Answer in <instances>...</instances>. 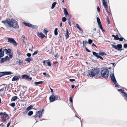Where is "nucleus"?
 Returning <instances> with one entry per match:
<instances>
[{
  "label": "nucleus",
  "mask_w": 127,
  "mask_h": 127,
  "mask_svg": "<svg viewBox=\"0 0 127 127\" xmlns=\"http://www.w3.org/2000/svg\"><path fill=\"white\" fill-rule=\"evenodd\" d=\"M97 11L98 12H99L100 11V8L98 7H97Z\"/></svg>",
  "instance_id": "nucleus-52"
},
{
  "label": "nucleus",
  "mask_w": 127,
  "mask_h": 127,
  "mask_svg": "<svg viewBox=\"0 0 127 127\" xmlns=\"http://www.w3.org/2000/svg\"><path fill=\"white\" fill-rule=\"evenodd\" d=\"M109 72L108 70L107 69L102 70L101 72V76L103 78H107L108 76Z\"/></svg>",
  "instance_id": "nucleus-4"
},
{
  "label": "nucleus",
  "mask_w": 127,
  "mask_h": 127,
  "mask_svg": "<svg viewBox=\"0 0 127 127\" xmlns=\"http://www.w3.org/2000/svg\"><path fill=\"white\" fill-rule=\"evenodd\" d=\"M4 59L5 61H7L8 60H9V57L7 56Z\"/></svg>",
  "instance_id": "nucleus-44"
},
{
  "label": "nucleus",
  "mask_w": 127,
  "mask_h": 127,
  "mask_svg": "<svg viewBox=\"0 0 127 127\" xmlns=\"http://www.w3.org/2000/svg\"><path fill=\"white\" fill-rule=\"evenodd\" d=\"M92 53L93 55L96 58H97L98 57L99 55H98V54L97 53L94 51H93L92 52Z\"/></svg>",
  "instance_id": "nucleus-21"
},
{
  "label": "nucleus",
  "mask_w": 127,
  "mask_h": 127,
  "mask_svg": "<svg viewBox=\"0 0 127 127\" xmlns=\"http://www.w3.org/2000/svg\"><path fill=\"white\" fill-rule=\"evenodd\" d=\"M5 61V59H4L3 58H2L1 60V63H3Z\"/></svg>",
  "instance_id": "nucleus-45"
},
{
  "label": "nucleus",
  "mask_w": 127,
  "mask_h": 127,
  "mask_svg": "<svg viewBox=\"0 0 127 127\" xmlns=\"http://www.w3.org/2000/svg\"><path fill=\"white\" fill-rule=\"evenodd\" d=\"M98 25L100 29L102 31H103V29L101 23H98Z\"/></svg>",
  "instance_id": "nucleus-20"
},
{
  "label": "nucleus",
  "mask_w": 127,
  "mask_h": 127,
  "mask_svg": "<svg viewBox=\"0 0 127 127\" xmlns=\"http://www.w3.org/2000/svg\"><path fill=\"white\" fill-rule=\"evenodd\" d=\"M93 41L92 40H91L90 39H89L88 40V43L90 44H91L92 42Z\"/></svg>",
  "instance_id": "nucleus-37"
},
{
  "label": "nucleus",
  "mask_w": 127,
  "mask_h": 127,
  "mask_svg": "<svg viewBox=\"0 0 127 127\" xmlns=\"http://www.w3.org/2000/svg\"><path fill=\"white\" fill-rule=\"evenodd\" d=\"M25 60L27 61H28V62H29L30 61H32V59L31 58H27Z\"/></svg>",
  "instance_id": "nucleus-31"
},
{
  "label": "nucleus",
  "mask_w": 127,
  "mask_h": 127,
  "mask_svg": "<svg viewBox=\"0 0 127 127\" xmlns=\"http://www.w3.org/2000/svg\"><path fill=\"white\" fill-rule=\"evenodd\" d=\"M0 116L1 117H0V120L3 123L5 122L9 118L8 115L5 112H0Z\"/></svg>",
  "instance_id": "nucleus-3"
},
{
  "label": "nucleus",
  "mask_w": 127,
  "mask_h": 127,
  "mask_svg": "<svg viewBox=\"0 0 127 127\" xmlns=\"http://www.w3.org/2000/svg\"><path fill=\"white\" fill-rule=\"evenodd\" d=\"M30 27L33 29H35L37 28V26L36 25H34L32 24V26H31Z\"/></svg>",
  "instance_id": "nucleus-28"
},
{
  "label": "nucleus",
  "mask_w": 127,
  "mask_h": 127,
  "mask_svg": "<svg viewBox=\"0 0 127 127\" xmlns=\"http://www.w3.org/2000/svg\"><path fill=\"white\" fill-rule=\"evenodd\" d=\"M97 58H99L100 59H101V60H103V59L102 57L101 56H98Z\"/></svg>",
  "instance_id": "nucleus-56"
},
{
  "label": "nucleus",
  "mask_w": 127,
  "mask_h": 127,
  "mask_svg": "<svg viewBox=\"0 0 127 127\" xmlns=\"http://www.w3.org/2000/svg\"><path fill=\"white\" fill-rule=\"evenodd\" d=\"M38 52V51L36 50L35 51L34 53L32 54V55L34 56V55L37 54Z\"/></svg>",
  "instance_id": "nucleus-41"
},
{
  "label": "nucleus",
  "mask_w": 127,
  "mask_h": 127,
  "mask_svg": "<svg viewBox=\"0 0 127 127\" xmlns=\"http://www.w3.org/2000/svg\"><path fill=\"white\" fill-rule=\"evenodd\" d=\"M22 78L30 81L32 80V78L30 76H28L26 74L23 75L22 76Z\"/></svg>",
  "instance_id": "nucleus-8"
},
{
  "label": "nucleus",
  "mask_w": 127,
  "mask_h": 127,
  "mask_svg": "<svg viewBox=\"0 0 127 127\" xmlns=\"http://www.w3.org/2000/svg\"><path fill=\"white\" fill-rule=\"evenodd\" d=\"M123 95L125 97V99L126 100L127 99V94L125 92L123 93Z\"/></svg>",
  "instance_id": "nucleus-27"
},
{
  "label": "nucleus",
  "mask_w": 127,
  "mask_h": 127,
  "mask_svg": "<svg viewBox=\"0 0 127 127\" xmlns=\"http://www.w3.org/2000/svg\"><path fill=\"white\" fill-rule=\"evenodd\" d=\"M27 55L28 57H30L31 55V54L30 53H28L27 54Z\"/></svg>",
  "instance_id": "nucleus-49"
},
{
  "label": "nucleus",
  "mask_w": 127,
  "mask_h": 127,
  "mask_svg": "<svg viewBox=\"0 0 127 127\" xmlns=\"http://www.w3.org/2000/svg\"><path fill=\"white\" fill-rule=\"evenodd\" d=\"M50 102H52L55 100V96L53 95H51L49 98Z\"/></svg>",
  "instance_id": "nucleus-12"
},
{
  "label": "nucleus",
  "mask_w": 127,
  "mask_h": 127,
  "mask_svg": "<svg viewBox=\"0 0 127 127\" xmlns=\"http://www.w3.org/2000/svg\"><path fill=\"white\" fill-rule=\"evenodd\" d=\"M124 39V38L123 37H121L119 38V39L120 41H123V40Z\"/></svg>",
  "instance_id": "nucleus-46"
},
{
  "label": "nucleus",
  "mask_w": 127,
  "mask_h": 127,
  "mask_svg": "<svg viewBox=\"0 0 127 127\" xmlns=\"http://www.w3.org/2000/svg\"><path fill=\"white\" fill-rule=\"evenodd\" d=\"M114 84L115 85V87H117L118 86V85H117L118 83H117V82H116V83Z\"/></svg>",
  "instance_id": "nucleus-61"
},
{
  "label": "nucleus",
  "mask_w": 127,
  "mask_h": 127,
  "mask_svg": "<svg viewBox=\"0 0 127 127\" xmlns=\"http://www.w3.org/2000/svg\"><path fill=\"white\" fill-rule=\"evenodd\" d=\"M71 97H70L69 98V101L72 103L73 101Z\"/></svg>",
  "instance_id": "nucleus-50"
},
{
  "label": "nucleus",
  "mask_w": 127,
  "mask_h": 127,
  "mask_svg": "<svg viewBox=\"0 0 127 127\" xmlns=\"http://www.w3.org/2000/svg\"><path fill=\"white\" fill-rule=\"evenodd\" d=\"M3 48L0 49V57H3L4 55V51L3 50Z\"/></svg>",
  "instance_id": "nucleus-11"
},
{
  "label": "nucleus",
  "mask_w": 127,
  "mask_h": 127,
  "mask_svg": "<svg viewBox=\"0 0 127 127\" xmlns=\"http://www.w3.org/2000/svg\"><path fill=\"white\" fill-rule=\"evenodd\" d=\"M69 32L68 31V29H67L66 30V32L65 34V36L66 37V39H67L69 37Z\"/></svg>",
  "instance_id": "nucleus-18"
},
{
  "label": "nucleus",
  "mask_w": 127,
  "mask_h": 127,
  "mask_svg": "<svg viewBox=\"0 0 127 127\" xmlns=\"http://www.w3.org/2000/svg\"><path fill=\"white\" fill-rule=\"evenodd\" d=\"M66 20V18L65 17H63L62 18V21L63 22H65Z\"/></svg>",
  "instance_id": "nucleus-38"
},
{
  "label": "nucleus",
  "mask_w": 127,
  "mask_h": 127,
  "mask_svg": "<svg viewBox=\"0 0 127 127\" xmlns=\"http://www.w3.org/2000/svg\"><path fill=\"white\" fill-rule=\"evenodd\" d=\"M102 2L104 6L105 7V8H107L108 6L107 5L106 2L105 0H102Z\"/></svg>",
  "instance_id": "nucleus-16"
},
{
  "label": "nucleus",
  "mask_w": 127,
  "mask_h": 127,
  "mask_svg": "<svg viewBox=\"0 0 127 127\" xmlns=\"http://www.w3.org/2000/svg\"><path fill=\"white\" fill-rule=\"evenodd\" d=\"M1 22L6 26L7 28L8 27L14 28H19L17 22L13 18H6L5 20L2 21Z\"/></svg>",
  "instance_id": "nucleus-1"
},
{
  "label": "nucleus",
  "mask_w": 127,
  "mask_h": 127,
  "mask_svg": "<svg viewBox=\"0 0 127 127\" xmlns=\"http://www.w3.org/2000/svg\"><path fill=\"white\" fill-rule=\"evenodd\" d=\"M58 29L56 28L54 30V34L55 35H57L58 34V33L57 32Z\"/></svg>",
  "instance_id": "nucleus-30"
},
{
  "label": "nucleus",
  "mask_w": 127,
  "mask_h": 127,
  "mask_svg": "<svg viewBox=\"0 0 127 127\" xmlns=\"http://www.w3.org/2000/svg\"><path fill=\"white\" fill-rule=\"evenodd\" d=\"M118 91H120L122 93H124V90H122V89H118Z\"/></svg>",
  "instance_id": "nucleus-42"
},
{
  "label": "nucleus",
  "mask_w": 127,
  "mask_h": 127,
  "mask_svg": "<svg viewBox=\"0 0 127 127\" xmlns=\"http://www.w3.org/2000/svg\"><path fill=\"white\" fill-rule=\"evenodd\" d=\"M106 54L105 53L102 52H100L98 53V55H101L103 56L104 55H105Z\"/></svg>",
  "instance_id": "nucleus-26"
},
{
  "label": "nucleus",
  "mask_w": 127,
  "mask_h": 127,
  "mask_svg": "<svg viewBox=\"0 0 127 127\" xmlns=\"http://www.w3.org/2000/svg\"><path fill=\"white\" fill-rule=\"evenodd\" d=\"M24 23L25 25L28 27H30L31 26H32V24L29 23L24 22Z\"/></svg>",
  "instance_id": "nucleus-19"
},
{
  "label": "nucleus",
  "mask_w": 127,
  "mask_h": 127,
  "mask_svg": "<svg viewBox=\"0 0 127 127\" xmlns=\"http://www.w3.org/2000/svg\"><path fill=\"white\" fill-rule=\"evenodd\" d=\"M9 105L11 106L12 107H13L15 105V103H12L10 104Z\"/></svg>",
  "instance_id": "nucleus-36"
},
{
  "label": "nucleus",
  "mask_w": 127,
  "mask_h": 127,
  "mask_svg": "<svg viewBox=\"0 0 127 127\" xmlns=\"http://www.w3.org/2000/svg\"><path fill=\"white\" fill-rule=\"evenodd\" d=\"M17 97L16 96H15L14 97H12L11 99V101H15L16 99H17Z\"/></svg>",
  "instance_id": "nucleus-22"
},
{
  "label": "nucleus",
  "mask_w": 127,
  "mask_h": 127,
  "mask_svg": "<svg viewBox=\"0 0 127 127\" xmlns=\"http://www.w3.org/2000/svg\"><path fill=\"white\" fill-rule=\"evenodd\" d=\"M21 38L22 39H23V42H25V41L27 40L25 38V36L23 35H22Z\"/></svg>",
  "instance_id": "nucleus-34"
},
{
  "label": "nucleus",
  "mask_w": 127,
  "mask_h": 127,
  "mask_svg": "<svg viewBox=\"0 0 127 127\" xmlns=\"http://www.w3.org/2000/svg\"><path fill=\"white\" fill-rule=\"evenodd\" d=\"M10 124V122L8 123L7 124V126H9Z\"/></svg>",
  "instance_id": "nucleus-64"
},
{
  "label": "nucleus",
  "mask_w": 127,
  "mask_h": 127,
  "mask_svg": "<svg viewBox=\"0 0 127 127\" xmlns=\"http://www.w3.org/2000/svg\"><path fill=\"white\" fill-rule=\"evenodd\" d=\"M64 12L65 15V17H66L67 15L69 16L68 12L66 8L64 9Z\"/></svg>",
  "instance_id": "nucleus-17"
},
{
  "label": "nucleus",
  "mask_w": 127,
  "mask_h": 127,
  "mask_svg": "<svg viewBox=\"0 0 127 127\" xmlns=\"http://www.w3.org/2000/svg\"><path fill=\"white\" fill-rule=\"evenodd\" d=\"M69 80L71 82H72L73 81H75V80L74 79H69Z\"/></svg>",
  "instance_id": "nucleus-57"
},
{
  "label": "nucleus",
  "mask_w": 127,
  "mask_h": 127,
  "mask_svg": "<svg viewBox=\"0 0 127 127\" xmlns=\"http://www.w3.org/2000/svg\"><path fill=\"white\" fill-rule=\"evenodd\" d=\"M28 111L26 109V110L24 112V113L25 114H26L27 112Z\"/></svg>",
  "instance_id": "nucleus-63"
},
{
  "label": "nucleus",
  "mask_w": 127,
  "mask_h": 127,
  "mask_svg": "<svg viewBox=\"0 0 127 127\" xmlns=\"http://www.w3.org/2000/svg\"><path fill=\"white\" fill-rule=\"evenodd\" d=\"M20 78V76H15L13 77L12 79V81H15L16 80H18V79Z\"/></svg>",
  "instance_id": "nucleus-14"
},
{
  "label": "nucleus",
  "mask_w": 127,
  "mask_h": 127,
  "mask_svg": "<svg viewBox=\"0 0 127 127\" xmlns=\"http://www.w3.org/2000/svg\"><path fill=\"white\" fill-rule=\"evenodd\" d=\"M76 27H77V28L78 29H79L80 28V27L79 26V25L78 24H76Z\"/></svg>",
  "instance_id": "nucleus-53"
},
{
  "label": "nucleus",
  "mask_w": 127,
  "mask_h": 127,
  "mask_svg": "<svg viewBox=\"0 0 127 127\" xmlns=\"http://www.w3.org/2000/svg\"><path fill=\"white\" fill-rule=\"evenodd\" d=\"M124 47L125 48H127V44H124Z\"/></svg>",
  "instance_id": "nucleus-51"
},
{
  "label": "nucleus",
  "mask_w": 127,
  "mask_h": 127,
  "mask_svg": "<svg viewBox=\"0 0 127 127\" xmlns=\"http://www.w3.org/2000/svg\"><path fill=\"white\" fill-rule=\"evenodd\" d=\"M119 37L118 35H116L115 36V38H114V39L115 40H119Z\"/></svg>",
  "instance_id": "nucleus-33"
},
{
  "label": "nucleus",
  "mask_w": 127,
  "mask_h": 127,
  "mask_svg": "<svg viewBox=\"0 0 127 127\" xmlns=\"http://www.w3.org/2000/svg\"><path fill=\"white\" fill-rule=\"evenodd\" d=\"M112 45L114 48L118 50H122V49H121L122 47V45L121 44H118L117 46L113 44H112Z\"/></svg>",
  "instance_id": "nucleus-6"
},
{
  "label": "nucleus",
  "mask_w": 127,
  "mask_h": 127,
  "mask_svg": "<svg viewBox=\"0 0 127 127\" xmlns=\"http://www.w3.org/2000/svg\"><path fill=\"white\" fill-rule=\"evenodd\" d=\"M107 21L108 22V23L109 24L110 23V22L109 18L108 17H107Z\"/></svg>",
  "instance_id": "nucleus-55"
},
{
  "label": "nucleus",
  "mask_w": 127,
  "mask_h": 127,
  "mask_svg": "<svg viewBox=\"0 0 127 127\" xmlns=\"http://www.w3.org/2000/svg\"><path fill=\"white\" fill-rule=\"evenodd\" d=\"M33 107V106L32 105H31L28 107L26 109L27 110L29 111Z\"/></svg>",
  "instance_id": "nucleus-23"
},
{
  "label": "nucleus",
  "mask_w": 127,
  "mask_h": 127,
  "mask_svg": "<svg viewBox=\"0 0 127 127\" xmlns=\"http://www.w3.org/2000/svg\"><path fill=\"white\" fill-rule=\"evenodd\" d=\"M99 72V69L98 68H94L88 70V76L92 77L97 75Z\"/></svg>",
  "instance_id": "nucleus-2"
},
{
  "label": "nucleus",
  "mask_w": 127,
  "mask_h": 127,
  "mask_svg": "<svg viewBox=\"0 0 127 127\" xmlns=\"http://www.w3.org/2000/svg\"><path fill=\"white\" fill-rule=\"evenodd\" d=\"M6 87H5L1 88L0 90V95H3L5 93V92L4 90L5 91Z\"/></svg>",
  "instance_id": "nucleus-10"
},
{
  "label": "nucleus",
  "mask_w": 127,
  "mask_h": 127,
  "mask_svg": "<svg viewBox=\"0 0 127 127\" xmlns=\"http://www.w3.org/2000/svg\"><path fill=\"white\" fill-rule=\"evenodd\" d=\"M42 114H41H41H40L39 116H38V117L39 118H41L42 117Z\"/></svg>",
  "instance_id": "nucleus-58"
},
{
  "label": "nucleus",
  "mask_w": 127,
  "mask_h": 127,
  "mask_svg": "<svg viewBox=\"0 0 127 127\" xmlns=\"http://www.w3.org/2000/svg\"><path fill=\"white\" fill-rule=\"evenodd\" d=\"M83 47H86V45H85V44L87 43V42L86 41H83Z\"/></svg>",
  "instance_id": "nucleus-29"
},
{
  "label": "nucleus",
  "mask_w": 127,
  "mask_h": 127,
  "mask_svg": "<svg viewBox=\"0 0 127 127\" xmlns=\"http://www.w3.org/2000/svg\"><path fill=\"white\" fill-rule=\"evenodd\" d=\"M47 60H45L44 61H43V64H45L46 63H47Z\"/></svg>",
  "instance_id": "nucleus-60"
},
{
  "label": "nucleus",
  "mask_w": 127,
  "mask_h": 127,
  "mask_svg": "<svg viewBox=\"0 0 127 127\" xmlns=\"http://www.w3.org/2000/svg\"><path fill=\"white\" fill-rule=\"evenodd\" d=\"M12 55L11 54H10L9 55V57L10 58H12Z\"/></svg>",
  "instance_id": "nucleus-59"
},
{
  "label": "nucleus",
  "mask_w": 127,
  "mask_h": 127,
  "mask_svg": "<svg viewBox=\"0 0 127 127\" xmlns=\"http://www.w3.org/2000/svg\"><path fill=\"white\" fill-rule=\"evenodd\" d=\"M46 63H47V64L49 66H51V63L50 62H47Z\"/></svg>",
  "instance_id": "nucleus-54"
},
{
  "label": "nucleus",
  "mask_w": 127,
  "mask_h": 127,
  "mask_svg": "<svg viewBox=\"0 0 127 127\" xmlns=\"http://www.w3.org/2000/svg\"><path fill=\"white\" fill-rule=\"evenodd\" d=\"M85 49H86V51H87V52H91V51L89 50V49H88L86 47H85Z\"/></svg>",
  "instance_id": "nucleus-47"
},
{
  "label": "nucleus",
  "mask_w": 127,
  "mask_h": 127,
  "mask_svg": "<svg viewBox=\"0 0 127 127\" xmlns=\"http://www.w3.org/2000/svg\"><path fill=\"white\" fill-rule=\"evenodd\" d=\"M33 114V112L32 111H30L28 113V115L29 116Z\"/></svg>",
  "instance_id": "nucleus-32"
},
{
  "label": "nucleus",
  "mask_w": 127,
  "mask_h": 127,
  "mask_svg": "<svg viewBox=\"0 0 127 127\" xmlns=\"http://www.w3.org/2000/svg\"><path fill=\"white\" fill-rule=\"evenodd\" d=\"M8 42L10 43H12L14 46H16L17 43L15 40L11 38L8 37L7 38Z\"/></svg>",
  "instance_id": "nucleus-5"
},
{
  "label": "nucleus",
  "mask_w": 127,
  "mask_h": 127,
  "mask_svg": "<svg viewBox=\"0 0 127 127\" xmlns=\"http://www.w3.org/2000/svg\"><path fill=\"white\" fill-rule=\"evenodd\" d=\"M44 33L46 34H47V33L48 32V30H45V29H44Z\"/></svg>",
  "instance_id": "nucleus-48"
},
{
  "label": "nucleus",
  "mask_w": 127,
  "mask_h": 127,
  "mask_svg": "<svg viewBox=\"0 0 127 127\" xmlns=\"http://www.w3.org/2000/svg\"><path fill=\"white\" fill-rule=\"evenodd\" d=\"M37 35L38 37H40L42 39L45 37V35L43 34L42 33H37Z\"/></svg>",
  "instance_id": "nucleus-15"
},
{
  "label": "nucleus",
  "mask_w": 127,
  "mask_h": 127,
  "mask_svg": "<svg viewBox=\"0 0 127 127\" xmlns=\"http://www.w3.org/2000/svg\"><path fill=\"white\" fill-rule=\"evenodd\" d=\"M55 96V100H57V99H60V97L57 95L56 96Z\"/></svg>",
  "instance_id": "nucleus-40"
},
{
  "label": "nucleus",
  "mask_w": 127,
  "mask_h": 127,
  "mask_svg": "<svg viewBox=\"0 0 127 127\" xmlns=\"http://www.w3.org/2000/svg\"><path fill=\"white\" fill-rule=\"evenodd\" d=\"M105 10H106L107 12L109 11L108 10V6L107 8H105Z\"/></svg>",
  "instance_id": "nucleus-62"
},
{
  "label": "nucleus",
  "mask_w": 127,
  "mask_h": 127,
  "mask_svg": "<svg viewBox=\"0 0 127 127\" xmlns=\"http://www.w3.org/2000/svg\"><path fill=\"white\" fill-rule=\"evenodd\" d=\"M12 74V73L10 71L0 72V77L4 75H10Z\"/></svg>",
  "instance_id": "nucleus-7"
},
{
  "label": "nucleus",
  "mask_w": 127,
  "mask_h": 127,
  "mask_svg": "<svg viewBox=\"0 0 127 127\" xmlns=\"http://www.w3.org/2000/svg\"><path fill=\"white\" fill-rule=\"evenodd\" d=\"M56 4V2H54L52 4V6H51V9H53L55 5Z\"/></svg>",
  "instance_id": "nucleus-24"
},
{
  "label": "nucleus",
  "mask_w": 127,
  "mask_h": 127,
  "mask_svg": "<svg viewBox=\"0 0 127 127\" xmlns=\"http://www.w3.org/2000/svg\"><path fill=\"white\" fill-rule=\"evenodd\" d=\"M19 64L20 65H22L23 64V61L21 60H20L19 62Z\"/></svg>",
  "instance_id": "nucleus-39"
},
{
  "label": "nucleus",
  "mask_w": 127,
  "mask_h": 127,
  "mask_svg": "<svg viewBox=\"0 0 127 127\" xmlns=\"http://www.w3.org/2000/svg\"><path fill=\"white\" fill-rule=\"evenodd\" d=\"M42 82L41 81L38 82H34V84L36 85H37L38 84H42Z\"/></svg>",
  "instance_id": "nucleus-25"
},
{
  "label": "nucleus",
  "mask_w": 127,
  "mask_h": 127,
  "mask_svg": "<svg viewBox=\"0 0 127 127\" xmlns=\"http://www.w3.org/2000/svg\"><path fill=\"white\" fill-rule=\"evenodd\" d=\"M110 77L112 81L114 84H115L116 83V81L114 73L111 74Z\"/></svg>",
  "instance_id": "nucleus-9"
},
{
  "label": "nucleus",
  "mask_w": 127,
  "mask_h": 127,
  "mask_svg": "<svg viewBox=\"0 0 127 127\" xmlns=\"http://www.w3.org/2000/svg\"><path fill=\"white\" fill-rule=\"evenodd\" d=\"M3 50V51H4V52L5 51V53L6 54H7V53L10 54L11 52V50L9 49H6V48H4Z\"/></svg>",
  "instance_id": "nucleus-13"
},
{
  "label": "nucleus",
  "mask_w": 127,
  "mask_h": 127,
  "mask_svg": "<svg viewBox=\"0 0 127 127\" xmlns=\"http://www.w3.org/2000/svg\"><path fill=\"white\" fill-rule=\"evenodd\" d=\"M97 20L98 24V23H101L100 19L98 17L97 18Z\"/></svg>",
  "instance_id": "nucleus-43"
},
{
  "label": "nucleus",
  "mask_w": 127,
  "mask_h": 127,
  "mask_svg": "<svg viewBox=\"0 0 127 127\" xmlns=\"http://www.w3.org/2000/svg\"><path fill=\"white\" fill-rule=\"evenodd\" d=\"M41 113V111H39L38 112H36V114L38 116Z\"/></svg>",
  "instance_id": "nucleus-35"
}]
</instances>
